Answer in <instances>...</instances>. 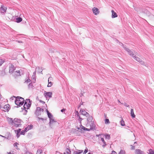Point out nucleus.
<instances>
[{
    "label": "nucleus",
    "instance_id": "nucleus-1",
    "mask_svg": "<svg viewBox=\"0 0 154 154\" xmlns=\"http://www.w3.org/2000/svg\"><path fill=\"white\" fill-rule=\"evenodd\" d=\"M14 97L16 98L15 101V103L16 105H17V107L18 108L23 105L24 101L23 98L19 96L17 97L14 96Z\"/></svg>",
    "mask_w": 154,
    "mask_h": 154
},
{
    "label": "nucleus",
    "instance_id": "nucleus-2",
    "mask_svg": "<svg viewBox=\"0 0 154 154\" xmlns=\"http://www.w3.org/2000/svg\"><path fill=\"white\" fill-rule=\"evenodd\" d=\"M22 120L17 118H15L14 119V125L15 127H20L21 126V123L22 122Z\"/></svg>",
    "mask_w": 154,
    "mask_h": 154
},
{
    "label": "nucleus",
    "instance_id": "nucleus-3",
    "mask_svg": "<svg viewBox=\"0 0 154 154\" xmlns=\"http://www.w3.org/2000/svg\"><path fill=\"white\" fill-rule=\"evenodd\" d=\"M122 45L123 48H124L125 50L127 51L129 55L134 57V55H135L133 51H131L128 48H126L125 46L122 43H121L120 45Z\"/></svg>",
    "mask_w": 154,
    "mask_h": 154
},
{
    "label": "nucleus",
    "instance_id": "nucleus-4",
    "mask_svg": "<svg viewBox=\"0 0 154 154\" xmlns=\"http://www.w3.org/2000/svg\"><path fill=\"white\" fill-rule=\"evenodd\" d=\"M41 111L43 112L44 111V109H42L39 107H37L35 113L36 115L38 116L40 115L41 114Z\"/></svg>",
    "mask_w": 154,
    "mask_h": 154
},
{
    "label": "nucleus",
    "instance_id": "nucleus-5",
    "mask_svg": "<svg viewBox=\"0 0 154 154\" xmlns=\"http://www.w3.org/2000/svg\"><path fill=\"white\" fill-rule=\"evenodd\" d=\"M134 59L136 61L139 62L142 65H143L145 66H146V64L145 63L144 61H142L141 59H140V58L138 57H136L135 55H134V57H133Z\"/></svg>",
    "mask_w": 154,
    "mask_h": 154
},
{
    "label": "nucleus",
    "instance_id": "nucleus-6",
    "mask_svg": "<svg viewBox=\"0 0 154 154\" xmlns=\"http://www.w3.org/2000/svg\"><path fill=\"white\" fill-rule=\"evenodd\" d=\"M44 94L45 97L47 99L48 98H50L51 97L52 93L51 92H47L45 91Z\"/></svg>",
    "mask_w": 154,
    "mask_h": 154
},
{
    "label": "nucleus",
    "instance_id": "nucleus-7",
    "mask_svg": "<svg viewBox=\"0 0 154 154\" xmlns=\"http://www.w3.org/2000/svg\"><path fill=\"white\" fill-rule=\"evenodd\" d=\"M80 113L82 115L88 117L90 116V115L87 112L85 111L83 109H81Z\"/></svg>",
    "mask_w": 154,
    "mask_h": 154
},
{
    "label": "nucleus",
    "instance_id": "nucleus-8",
    "mask_svg": "<svg viewBox=\"0 0 154 154\" xmlns=\"http://www.w3.org/2000/svg\"><path fill=\"white\" fill-rule=\"evenodd\" d=\"M31 106V103H28V104H25V103H24V105L23 106V109L25 110V111L26 112H27V111L26 110V109H29V108Z\"/></svg>",
    "mask_w": 154,
    "mask_h": 154
},
{
    "label": "nucleus",
    "instance_id": "nucleus-9",
    "mask_svg": "<svg viewBox=\"0 0 154 154\" xmlns=\"http://www.w3.org/2000/svg\"><path fill=\"white\" fill-rule=\"evenodd\" d=\"M92 11L93 13L96 15L98 14L99 13V10L97 8L94 7L92 9Z\"/></svg>",
    "mask_w": 154,
    "mask_h": 154
},
{
    "label": "nucleus",
    "instance_id": "nucleus-10",
    "mask_svg": "<svg viewBox=\"0 0 154 154\" xmlns=\"http://www.w3.org/2000/svg\"><path fill=\"white\" fill-rule=\"evenodd\" d=\"M15 69V68L14 66L13 65H11V66L9 67V72L10 73H13L14 72Z\"/></svg>",
    "mask_w": 154,
    "mask_h": 154
},
{
    "label": "nucleus",
    "instance_id": "nucleus-11",
    "mask_svg": "<svg viewBox=\"0 0 154 154\" xmlns=\"http://www.w3.org/2000/svg\"><path fill=\"white\" fill-rule=\"evenodd\" d=\"M12 75L14 76H16L20 75V72L19 70L14 71L12 73Z\"/></svg>",
    "mask_w": 154,
    "mask_h": 154
},
{
    "label": "nucleus",
    "instance_id": "nucleus-12",
    "mask_svg": "<svg viewBox=\"0 0 154 154\" xmlns=\"http://www.w3.org/2000/svg\"><path fill=\"white\" fill-rule=\"evenodd\" d=\"M90 125V129L91 130H93L94 129L95 127V125L94 123V121L91 122L90 123H89Z\"/></svg>",
    "mask_w": 154,
    "mask_h": 154
},
{
    "label": "nucleus",
    "instance_id": "nucleus-13",
    "mask_svg": "<svg viewBox=\"0 0 154 154\" xmlns=\"http://www.w3.org/2000/svg\"><path fill=\"white\" fill-rule=\"evenodd\" d=\"M111 12H112V18H114L117 17L118 15H117V13H116L115 12V11H114L113 10H112L111 11Z\"/></svg>",
    "mask_w": 154,
    "mask_h": 154
},
{
    "label": "nucleus",
    "instance_id": "nucleus-14",
    "mask_svg": "<svg viewBox=\"0 0 154 154\" xmlns=\"http://www.w3.org/2000/svg\"><path fill=\"white\" fill-rule=\"evenodd\" d=\"M49 119V125L50 127H51L52 125L53 124V123L57 122V121H56L54 120V119L53 118H52L51 119Z\"/></svg>",
    "mask_w": 154,
    "mask_h": 154
},
{
    "label": "nucleus",
    "instance_id": "nucleus-15",
    "mask_svg": "<svg viewBox=\"0 0 154 154\" xmlns=\"http://www.w3.org/2000/svg\"><path fill=\"white\" fill-rule=\"evenodd\" d=\"M7 121L8 122L9 124H11L12 125H14V120H13V119L11 118H8Z\"/></svg>",
    "mask_w": 154,
    "mask_h": 154
},
{
    "label": "nucleus",
    "instance_id": "nucleus-16",
    "mask_svg": "<svg viewBox=\"0 0 154 154\" xmlns=\"http://www.w3.org/2000/svg\"><path fill=\"white\" fill-rule=\"evenodd\" d=\"M3 108L5 110V111L8 112L10 109V105L8 104L5 105L3 107Z\"/></svg>",
    "mask_w": 154,
    "mask_h": 154
},
{
    "label": "nucleus",
    "instance_id": "nucleus-17",
    "mask_svg": "<svg viewBox=\"0 0 154 154\" xmlns=\"http://www.w3.org/2000/svg\"><path fill=\"white\" fill-rule=\"evenodd\" d=\"M136 154H144V152L140 149H136L135 151Z\"/></svg>",
    "mask_w": 154,
    "mask_h": 154
},
{
    "label": "nucleus",
    "instance_id": "nucleus-18",
    "mask_svg": "<svg viewBox=\"0 0 154 154\" xmlns=\"http://www.w3.org/2000/svg\"><path fill=\"white\" fill-rule=\"evenodd\" d=\"M7 9V8L6 7H4L3 5H1V7L0 8V10H3V12H2L1 13H4L6 11V10Z\"/></svg>",
    "mask_w": 154,
    "mask_h": 154
},
{
    "label": "nucleus",
    "instance_id": "nucleus-19",
    "mask_svg": "<svg viewBox=\"0 0 154 154\" xmlns=\"http://www.w3.org/2000/svg\"><path fill=\"white\" fill-rule=\"evenodd\" d=\"M131 115L133 118L135 117V115L134 113V110L133 109H131Z\"/></svg>",
    "mask_w": 154,
    "mask_h": 154
},
{
    "label": "nucleus",
    "instance_id": "nucleus-20",
    "mask_svg": "<svg viewBox=\"0 0 154 154\" xmlns=\"http://www.w3.org/2000/svg\"><path fill=\"white\" fill-rule=\"evenodd\" d=\"M88 118L87 119L88 123H90L92 121L93 118L92 116H88Z\"/></svg>",
    "mask_w": 154,
    "mask_h": 154
},
{
    "label": "nucleus",
    "instance_id": "nucleus-21",
    "mask_svg": "<svg viewBox=\"0 0 154 154\" xmlns=\"http://www.w3.org/2000/svg\"><path fill=\"white\" fill-rule=\"evenodd\" d=\"M101 140L103 142V143H104V144L102 145V146L104 148L106 146V144L104 140V138L103 137H101Z\"/></svg>",
    "mask_w": 154,
    "mask_h": 154
},
{
    "label": "nucleus",
    "instance_id": "nucleus-22",
    "mask_svg": "<svg viewBox=\"0 0 154 154\" xmlns=\"http://www.w3.org/2000/svg\"><path fill=\"white\" fill-rule=\"evenodd\" d=\"M79 151H75L73 152V154H81V153L83 152V150H78Z\"/></svg>",
    "mask_w": 154,
    "mask_h": 154
},
{
    "label": "nucleus",
    "instance_id": "nucleus-23",
    "mask_svg": "<svg viewBox=\"0 0 154 154\" xmlns=\"http://www.w3.org/2000/svg\"><path fill=\"white\" fill-rule=\"evenodd\" d=\"M33 74V75L32 76V78L35 80V81H33V82H35V81L36 79V71H35L34 72Z\"/></svg>",
    "mask_w": 154,
    "mask_h": 154
},
{
    "label": "nucleus",
    "instance_id": "nucleus-24",
    "mask_svg": "<svg viewBox=\"0 0 154 154\" xmlns=\"http://www.w3.org/2000/svg\"><path fill=\"white\" fill-rule=\"evenodd\" d=\"M16 22L17 23H20L22 20V19L21 17H20L17 18H16Z\"/></svg>",
    "mask_w": 154,
    "mask_h": 154
},
{
    "label": "nucleus",
    "instance_id": "nucleus-25",
    "mask_svg": "<svg viewBox=\"0 0 154 154\" xmlns=\"http://www.w3.org/2000/svg\"><path fill=\"white\" fill-rule=\"evenodd\" d=\"M36 70H38V72L39 73L41 72L42 73V68H40L39 67H36Z\"/></svg>",
    "mask_w": 154,
    "mask_h": 154
},
{
    "label": "nucleus",
    "instance_id": "nucleus-26",
    "mask_svg": "<svg viewBox=\"0 0 154 154\" xmlns=\"http://www.w3.org/2000/svg\"><path fill=\"white\" fill-rule=\"evenodd\" d=\"M34 87L32 82L30 83L28 85V87L29 89H32Z\"/></svg>",
    "mask_w": 154,
    "mask_h": 154
},
{
    "label": "nucleus",
    "instance_id": "nucleus-27",
    "mask_svg": "<svg viewBox=\"0 0 154 154\" xmlns=\"http://www.w3.org/2000/svg\"><path fill=\"white\" fill-rule=\"evenodd\" d=\"M71 151L69 149V148H67L66 149V154H70Z\"/></svg>",
    "mask_w": 154,
    "mask_h": 154
},
{
    "label": "nucleus",
    "instance_id": "nucleus-28",
    "mask_svg": "<svg viewBox=\"0 0 154 154\" xmlns=\"http://www.w3.org/2000/svg\"><path fill=\"white\" fill-rule=\"evenodd\" d=\"M7 136L6 137V139L8 140H10L11 137V135L10 132H7Z\"/></svg>",
    "mask_w": 154,
    "mask_h": 154
},
{
    "label": "nucleus",
    "instance_id": "nucleus-29",
    "mask_svg": "<svg viewBox=\"0 0 154 154\" xmlns=\"http://www.w3.org/2000/svg\"><path fill=\"white\" fill-rule=\"evenodd\" d=\"M5 59H2L0 58V66H2V65L5 62Z\"/></svg>",
    "mask_w": 154,
    "mask_h": 154
},
{
    "label": "nucleus",
    "instance_id": "nucleus-30",
    "mask_svg": "<svg viewBox=\"0 0 154 154\" xmlns=\"http://www.w3.org/2000/svg\"><path fill=\"white\" fill-rule=\"evenodd\" d=\"M120 124L122 126H125V122L123 120V119L120 122Z\"/></svg>",
    "mask_w": 154,
    "mask_h": 154
},
{
    "label": "nucleus",
    "instance_id": "nucleus-31",
    "mask_svg": "<svg viewBox=\"0 0 154 154\" xmlns=\"http://www.w3.org/2000/svg\"><path fill=\"white\" fill-rule=\"evenodd\" d=\"M42 149H38L36 154H40L41 153H42Z\"/></svg>",
    "mask_w": 154,
    "mask_h": 154
},
{
    "label": "nucleus",
    "instance_id": "nucleus-32",
    "mask_svg": "<svg viewBox=\"0 0 154 154\" xmlns=\"http://www.w3.org/2000/svg\"><path fill=\"white\" fill-rule=\"evenodd\" d=\"M48 116V118L50 119H51L52 118H53V115L51 113H48V114H47Z\"/></svg>",
    "mask_w": 154,
    "mask_h": 154
},
{
    "label": "nucleus",
    "instance_id": "nucleus-33",
    "mask_svg": "<svg viewBox=\"0 0 154 154\" xmlns=\"http://www.w3.org/2000/svg\"><path fill=\"white\" fill-rule=\"evenodd\" d=\"M28 103H31L30 100L29 99H26V100L24 103H25V104H28Z\"/></svg>",
    "mask_w": 154,
    "mask_h": 154
},
{
    "label": "nucleus",
    "instance_id": "nucleus-34",
    "mask_svg": "<svg viewBox=\"0 0 154 154\" xmlns=\"http://www.w3.org/2000/svg\"><path fill=\"white\" fill-rule=\"evenodd\" d=\"M149 154H154V151L152 149H150L149 150Z\"/></svg>",
    "mask_w": 154,
    "mask_h": 154
},
{
    "label": "nucleus",
    "instance_id": "nucleus-35",
    "mask_svg": "<svg viewBox=\"0 0 154 154\" xmlns=\"http://www.w3.org/2000/svg\"><path fill=\"white\" fill-rule=\"evenodd\" d=\"M125 152L124 150L123 149H121L119 154H125Z\"/></svg>",
    "mask_w": 154,
    "mask_h": 154
},
{
    "label": "nucleus",
    "instance_id": "nucleus-36",
    "mask_svg": "<svg viewBox=\"0 0 154 154\" xmlns=\"http://www.w3.org/2000/svg\"><path fill=\"white\" fill-rule=\"evenodd\" d=\"M52 85V83L51 82L48 81V84L47 85L48 87H50Z\"/></svg>",
    "mask_w": 154,
    "mask_h": 154
},
{
    "label": "nucleus",
    "instance_id": "nucleus-37",
    "mask_svg": "<svg viewBox=\"0 0 154 154\" xmlns=\"http://www.w3.org/2000/svg\"><path fill=\"white\" fill-rule=\"evenodd\" d=\"M105 137L108 140H109L110 139V135L108 134H106V135H105Z\"/></svg>",
    "mask_w": 154,
    "mask_h": 154
},
{
    "label": "nucleus",
    "instance_id": "nucleus-38",
    "mask_svg": "<svg viewBox=\"0 0 154 154\" xmlns=\"http://www.w3.org/2000/svg\"><path fill=\"white\" fill-rule=\"evenodd\" d=\"M33 127V125H28V126H27V127L28 128V130H30Z\"/></svg>",
    "mask_w": 154,
    "mask_h": 154
},
{
    "label": "nucleus",
    "instance_id": "nucleus-39",
    "mask_svg": "<svg viewBox=\"0 0 154 154\" xmlns=\"http://www.w3.org/2000/svg\"><path fill=\"white\" fill-rule=\"evenodd\" d=\"M82 128L84 130H85V131H90V130H91L90 129H89V128H85V127H82Z\"/></svg>",
    "mask_w": 154,
    "mask_h": 154
},
{
    "label": "nucleus",
    "instance_id": "nucleus-40",
    "mask_svg": "<svg viewBox=\"0 0 154 154\" xmlns=\"http://www.w3.org/2000/svg\"><path fill=\"white\" fill-rule=\"evenodd\" d=\"M105 121V123L106 124H107L109 123V120L108 119H106Z\"/></svg>",
    "mask_w": 154,
    "mask_h": 154
},
{
    "label": "nucleus",
    "instance_id": "nucleus-41",
    "mask_svg": "<svg viewBox=\"0 0 154 154\" xmlns=\"http://www.w3.org/2000/svg\"><path fill=\"white\" fill-rule=\"evenodd\" d=\"M25 132L23 130L20 132V134L22 135H24Z\"/></svg>",
    "mask_w": 154,
    "mask_h": 154
},
{
    "label": "nucleus",
    "instance_id": "nucleus-42",
    "mask_svg": "<svg viewBox=\"0 0 154 154\" xmlns=\"http://www.w3.org/2000/svg\"><path fill=\"white\" fill-rule=\"evenodd\" d=\"M123 104L124 105V106L126 107H129V106L125 103H123Z\"/></svg>",
    "mask_w": 154,
    "mask_h": 154
},
{
    "label": "nucleus",
    "instance_id": "nucleus-43",
    "mask_svg": "<svg viewBox=\"0 0 154 154\" xmlns=\"http://www.w3.org/2000/svg\"><path fill=\"white\" fill-rule=\"evenodd\" d=\"M21 129H19L18 130H17V132L18 134H19L20 132H21Z\"/></svg>",
    "mask_w": 154,
    "mask_h": 154
},
{
    "label": "nucleus",
    "instance_id": "nucleus-44",
    "mask_svg": "<svg viewBox=\"0 0 154 154\" xmlns=\"http://www.w3.org/2000/svg\"><path fill=\"white\" fill-rule=\"evenodd\" d=\"M18 145V143H17V142H16L13 145H14V146L15 147V146H17Z\"/></svg>",
    "mask_w": 154,
    "mask_h": 154
},
{
    "label": "nucleus",
    "instance_id": "nucleus-45",
    "mask_svg": "<svg viewBox=\"0 0 154 154\" xmlns=\"http://www.w3.org/2000/svg\"><path fill=\"white\" fill-rule=\"evenodd\" d=\"M29 130H28V128L27 127L24 130H23L25 132H26L27 131H28Z\"/></svg>",
    "mask_w": 154,
    "mask_h": 154
},
{
    "label": "nucleus",
    "instance_id": "nucleus-46",
    "mask_svg": "<svg viewBox=\"0 0 154 154\" xmlns=\"http://www.w3.org/2000/svg\"><path fill=\"white\" fill-rule=\"evenodd\" d=\"M88 152V149H85V150L83 154H85Z\"/></svg>",
    "mask_w": 154,
    "mask_h": 154
},
{
    "label": "nucleus",
    "instance_id": "nucleus-47",
    "mask_svg": "<svg viewBox=\"0 0 154 154\" xmlns=\"http://www.w3.org/2000/svg\"><path fill=\"white\" fill-rule=\"evenodd\" d=\"M30 82L31 80L29 79H28L25 81V82L28 83Z\"/></svg>",
    "mask_w": 154,
    "mask_h": 154
},
{
    "label": "nucleus",
    "instance_id": "nucleus-48",
    "mask_svg": "<svg viewBox=\"0 0 154 154\" xmlns=\"http://www.w3.org/2000/svg\"><path fill=\"white\" fill-rule=\"evenodd\" d=\"M66 110V109L63 108V109H62L61 110V112H65Z\"/></svg>",
    "mask_w": 154,
    "mask_h": 154
},
{
    "label": "nucleus",
    "instance_id": "nucleus-49",
    "mask_svg": "<svg viewBox=\"0 0 154 154\" xmlns=\"http://www.w3.org/2000/svg\"><path fill=\"white\" fill-rule=\"evenodd\" d=\"M131 149L132 150H134L135 149V146H132V145H131Z\"/></svg>",
    "mask_w": 154,
    "mask_h": 154
},
{
    "label": "nucleus",
    "instance_id": "nucleus-50",
    "mask_svg": "<svg viewBox=\"0 0 154 154\" xmlns=\"http://www.w3.org/2000/svg\"><path fill=\"white\" fill-rule=\"evenodd\" d=\"M53 79V78L52 77H50L48 78V81H51V80H52Z\"/></svg>",
    "mask_w": 154,
    "mask_h": 154
},
{
    "label": "nucleus",
    "instance_id": "nucleus-51",
    "mask_svg": "<svg viewBox=\"0 0 154 154\" xmlns=\"http://www.w3.org/2000/svg\"><path fill=\"white\" fill-rule=\"evenodd\" d=\"M111 154H117V153L116 152H115L114 151H113L111 153Z\"/></svg>",
    "mask_w": 154,
    "mask_h": 154
},
{
    "label": "nucleus",
    "instance_id": "nucleus-52",
    "mask_svg": "<svg viewBox=\"0 0 154 154\" xmlns=\"http://www.w3.org/2000/svg\"><path fill=\"white\" fill-rule=\"evenodd\" d=\"M38 118L39 120H41L42 121H43L44 120V119L42 118H40L39 117H38Z\"/></svg>",
    "mask_w": 154,
    "mask_h": 154
},
{
    "label": "nucleus",
    "instance_id": "nucleus-53",
    "mask_svg": "<svg viewBox=\"0 0 154 154\" xmlns=\"http://www.w3.org/2000/svg\"><path fill=\"white\" fill-rule=\"evenodd\" d=\"M82 119L80 118V116H79V120L80 121H82Z\"/></svg>",
    "mask_w": 154,
    "mask_h": 154
},
{
    "label": "nucleus",
    "instance_id": "nucleus-54",
    "mask_svg": "<svg viewBox=\"0 0 154 154\" xmlns=\"http://www.w3.org/2000/svg\"><path fill=\"white\" fill-rule=\"evenodd\" d=\"M40 102L41 103H42L44 104L45 103V102L42 101V100H40Z\"/></svg>",
    "mask_w": 154,
    "mask_h": 154
},
{
    "label": "nucleus",
    "instance_id": "nucleus-55",
    "mask_svg": "<svg viewBox=\"0 0 154 154\" xmlns=\"http://www.w3.org/2000/svg\"><path fill=\"white\" fill-rule=\"evenodd\" d=\"M18 134H18L17 133V138L19 137V135H18Z\"/></svg>",
    "mask_w": 154,
    "mask_h": 154
},
{
    "label": "nucleus",
    "instance_id": "nucleus-56",
    "mask_svg": "<svg viewBox=\"0 0 154 154\" xmlns=\"http://www.w3.org/2000/svg\"><path fill=\"white\" fill-rule=\"evenodd\" d=\"M118 101L119 102V103H120L121 104H123V103H122L120 102V101L119 100H118Z\"/></svg>",
    "mask_w": 154,
    "mask_h": 154
},
{
    "label": "nucleus",
    "instance_id": "nucleus-57",
    "mask_svg": "<svg viewBox=\"0 0 154 154\" xmlns=\"http://www.w3.org/2000/svg\"><path fill=\"white\" fill-rule=\"evenodd\" d=\"M46 112H47V114H48V113H50V112H49V111L48 110V109H46Z\"/></svg>",
    "mask_w": 154,
    "mask_h": 154
},
{
    "label": "nucleus",
    "instance_id": "nucleus-58",
    "mask_svg": "<svg viewBox=\"0 0 154 154\" xmlns=\"http://www.w3.org/2000/svg\"><path fill=\"white\" fill-rule=\"evenodd\" d=\"M8 154H13V153H11V152H8Z\"/></svg>",
    "mask_w": 154,
    "mask_h": 154
},
{
    "label": "nucleus",
    "instance_id": "nucleus-59",
    "mask_svg": "<svg viewBox=\"0 0 154 154\" xmlns=\"http://www.w3.org/2000/svg\"><path fill=\"white\" fill-rule=\"evenodd\" d=\"M0 136L1 137H4V136H2V135H0Z\"/></svg>",
    "mask_w": 154,
    "mask_h": 154
},
{
    "label": "nucleus",
    "instance_id": "nucleus-60",
    "mask_svg": "<svg viewBox=\"0 0 154 154\" xmlns=\"http://www.w3.org/2000/svg\"><path fill=\"white\" fill-rule=\"evenodd\" d=\"M88 154H92V153H91V152H89Z\"/></svg>",
    "mask_w": 154,
    "mask_h": 154
},
{
    "label": "nucleus",
    "instance_id": "nucleus-61",
    "mask_svg": "<svg viewBox=\"0 0 154 154\" xmlns=\"http://www.w3.org/2000/svg\"><path fill=\"white\" fill-rule=\"evenodd\" d=\"M4 138H5L6 139V137H5V136H4Z\"/></svg>",
    "mask_w": 154,
    "mask_h": 154
},
{
    "label": "nucleus",
    "instance_id": "nucleus-62",
    "mask_svg": "<svg viewBox=\"0 0 154 154\" xmlns=\"http://www.w3.org/2000/svg\"><path fill=\"white\" fill-rule=\"evenodd\" d=\"M83 95V94L81 93V96H82V95Z\"/></svg>",
    "mask_w": 154,
    "mask_h": 154
},
{
    "label": "nucleus",
    "instance_id": "nucleus-63",
    "mask_svg": "<svg viewBox=\"0 0 154 154\" xmlns=\"http://www.w3.org/2000/svg\"><path fill=\"white\" fill-rule=\"evenodd\" d=\"M20 42V43H22V42L21 41H20V42Z\"/></svg>",
    "mask_w": 154,
    "mask_h": 154
},
{
    "label": "nucleus",
    "instance_id": "nucleus-64",
    "mask_svg": "<svg viewBox=\"0 0 154 154\" xmlns=\"http://www.w3.org/2000/svg\"><path fill=\"white\" fill-rule=\"evenodd\" d=\"M151 16H152V17H154V16H153V15H151Z\"/></svg>",
    "mask_w": 154,
    "mask_h": 154
}]
</instances>
